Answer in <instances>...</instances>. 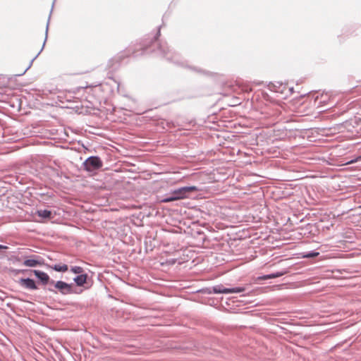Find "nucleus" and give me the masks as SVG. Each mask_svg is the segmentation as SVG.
Masks as SVG:
<instances>
[{
  "label": "nucleus",
  "mask_w": 361,
  "mask_h": 361,
  "mask_svg": "<svg viewBox=\"0 0 361 361\" xmlns=\"http://www.w3.org/2000/svg\"><path fill=\"white\" fill-rule=\"evenodd\" d=\"M198 190L199 189L195 186L183 187L171 192L162 202H172L184 198H189L192 192Z\"/></svg>",
  "instance_id": "1"
},
{
  "label": "nucleus",
  "mask_w": 361,
  "mask_h": 361,
  "mask_svg": "<svg viewBox=\"0 0 361 361\" xmlns=\"http://www.w3.org/2000/svg\"><path fill=\"white\" fill-rule=\"evenodd\" d=\"M102 166V161L97 157H91L84 162L85 169L88 171H93L100 169Z\"/></svg>",
  "instance_id": "2"
},
{
  "label": "nucleus",
  "mask_w": 361,
  "mask_h": 361,
  "mask_svg": "<svg viewBox=\"0 0 361 361\" xmlns=\"http://www.w3.org/2000/svg\"><path fill=\"white\" fill-rule=\"evenodd\" d=\"M55 287L60 290L62 294H68L71 292V285L59 281L55 283Z\"/></svg>",
  "instance_id": "3"
},
{
  "label": "nucleus",
  "mask_w": 361,
  "mask_h": 361,
  "mask_svg": "<svg viewBox=\"0 0 361 361\" xmlns=\"http://www.w3.org/2000/svg\"><path fill=\"white\" fill-rule=\"evenodd\" d=\"M245 290L244 288H214V291L216 293H241Z\"/></svg>",
  "instance_id": "4"
},
{
  "label": "nucleus",
  "mask_w": 361,
  "mask_h": 361,
  "mask_svg": "<svg viewBox=\"0 0 361 361\" xmlns=\"http://www.w3.org/2000/svg\"><path fill=\"white\" fill-rule=\"evenodd\" d=\"M20 284L25 288L31 290H36L37 288L34 280L30 279H21L20 280Z\"/></svg>",
  "instance_id": "5"
},
{
  "label": "nucleus",
  "mask_w": 361,
  "mask_h": 361,
  "mask_svg": "<svg viewBox=\"0 0 361 361\" xmlns=\"http://www.w3.org/2000/svg\"><path fill=\"white\" fill-rule=\"evenodd\" d=\"M33 272L43 284H47L49 282V276L47 273L39 270H34Z\"/></svg>",
  "instance_id": "6"
},
{
  "label": "nucleus",
  "mask_w": 361,
  "mask_h": 361,
  "mask_svg": "<svg viewBox=\"0 0 361 361\" xmlns=\"http://www.w3.org/2000/svg\"><path fill=\"white\" fill-rule=\"evenodd\" d=\"M87 275L86 274H82L74 279L75 282L79 286H83L87 281Z\"/></svg>",
  "instance_id": "7"
},
{
  "label": "nucleus",
  "mask_w": 361,
  "mask_h": 361,
  "mask_svg": "<svg viewBox=\"0 0 361 361\" xmlns=\"http://www.w3.org/2000/svg\"><path fill=\"white\" fill-rule=\"evenodd\" d=\"M283 275V273L278 272L276 274H271L264 275L263 276L258 277L257 280H267V279H275V278L280 277Z\"/></svg>",
  "instance_id": "8"
},
{
  "label": "nucleus",
  "mask_w": 361,
  "mask_h": 361,
  "mask_svg": "<svg viewBox=\"0 0 361 361\" xmlns=\"http://www.w3.org/2000/svg\"><path fill=\"white\" fill-rule=\"evenodd\" d=\"M37 214L40 217L44 218V219H50L51 218V212L49 210L44 209V210H38Z\"/></svg>",
  "instance_id": "9"
},
{
  "label": "nucleus",
  "mask_w": 361,
  "mask_h": 361,
  "mask_svg": "<svg viewBox=\"0 0 361 361\" xmlns=\"http://www.w3.org/2000/svg\"><path fill=\"white\" fill-rule=\"evenodd\" d=\"M23 264L27 267H36L39 264V262L34 259H28L25 260Z\"/></svg>",
  "instance_id": "10"
},
{
  "label": "nucleus",
  "mask_w": 361,
  "mask_h": 361,
  "mask_svg": "<svg viewBox=\"0 0 361 361\" xmlns=\"http://www.w3.org/2000/svg\"><path fill=\"white\" fill-rule=\"evenodd\" d=\"M53 269H54L56 271L65 272L68 271V268L66 264H55L53 267Z\"/></svg>",
  "instance_id": "11"
},
{
  "label": "nucleus",
  "mask_w": 361,
  "mask_h": 361,
  "mask_svg": "<svg viewBox=\"0 0 361 361\" xmlns=\"http://www.w3.org/2000/svg\"><path fill=\"white\" fill-rule=\"evenodd\" d=\"M71 271H73L75 274H78L80 275L82 274L83 273V269L80 267H73L71 268Z\"/></svg>",
  "instance_id": "12"
},
{
  "label": "nucleus",
  "mask_w": 361,
  "mask_h": 361,
  "mask_svg": "<svg viewBox=\"0 0 361 361\" xmlns=\"http://www.w3.org/2000/svg\"><path fill=\"white\" fill-rule=\"evenodd\" d=\"M319 252H311L304 255V257L307 258H311V257H315L319 255Z\"/></svg>",
  "instance_id": "13"
},
{
  "label": "nucleus",
  "mask_w": 361,
  "mask_h": 361,
  "mask_svg": "<svg viewBox=\"0 0 361 361\" xmlns=\"http://www.w3.org/2000/svg\"><path fill=\"white\" fill-rule=\"evenodd\" d=\"M1 249H7V247L0 245V250H1Z\"/></svg>",
  "instance_id": "14"
},
{
  "label": "nucleus",
  "mask_w": 361,
  "mask_h": 361,
  "mask_svg": "<svg viewBox=\"0 0 361 361\" xmlns=\"http://www.w3.org/2000/svg\"><path fill=\"white\" fill-rule=\"evenodd\" d=\"M353 162H354V161H350L348 162V164L353 163Z\"/></svg>",
  "instance_id": "15"
}]
</instances>
